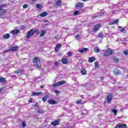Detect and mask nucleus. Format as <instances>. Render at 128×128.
Returning <instances> with one entry per match:
<instances>
[{"instance_id":"nucleus-47","label":"nucleus","mask_w":128,"mask_h":128,"mask_svg":"<svg viewBox=\"0 0 128 128\" xmlns=\"http://www.w3.org/2000/svg\"><path fill=\"white\" fill-rule=\"evenodd\" d=\"M54 66H58V62H55L54 64Z\"/></svg>"},{"instance_id":"nucleus-2","label":"nucleus","mask_w":128,"mask_h":128,"mask_svg":"<svg viewBox=\"0 0 128 128\" xmlns=\"http://www.w3.org/2000/svg\"><path fill=\"white\" fill-rule=\"evenodd\" d=\"M114 54V52L110 48L107 49L104 54V56H110V54Z\"/></svg>"},{"instance_id":"nucleus-38","label":"nucleus","mask_w":128,"mask_h":128,"mask_svg":"<svg viewBox=\"0 0 128 128\" xmlns=\"http://www.w3.org/2000/svg\"><path fill=\"white\" fill-rule=\"evenodd\" d=\"M22 126L24 128V126H26V122H22Z\"/></svg>"},{"instance_id":"nucleus-56","label":"nucleus","mask_w":128,"mask_h":128,"mask_svg":"<svg viewBox=\"0 0 128 128\" xmlns=\"http://www.w3.org/2000/svg\"><path fill=\"white\" fill-rule=\"evenodd\" d=\"M102 14H104V12H102Z\"/></svg>"},{"instance_id":"nucleus-9","label":"nucleus","mask_w":128,"mask_h":128,"mask_svg":"<svg viewBox=\"0 0 128 128\" xmlns=\"http://www.w3.org/2000/svg\"><path fill=\"white\" fill-rule=\"evenodd\" d=\"M126 128V124H118L116 126V128Z\"/></svg>"},{"instance_id":"nucleus-33","label":"nucleus","mask_w":128,"mask_h":128,"mask_svg":"<svg viewBox=\"0 0 128 128\" xmlns=\"http://www.w3.org/2000/svg\"><path fill=\"white\" fill-rule=\"evenodd\" d=\"M34 34H40V30H38V29L34 30Z\"/></svg>"},{"instance_id":"nucleus-23","label":"nucleus","mask_w":128,"mask_h":128,"mask_svg":"<svg viewBox=\"0 0 128 128\" xmlns=\"http://www.w3.org/2000/svg\"><path fill=\"white\" fill-rule=\"evenodd\" d=\"M119 28L120 30V32H126V29L124 28L122 26H120Z\"/></svg>"},{"instance_id":"nucleus-4","label":"nucleus","mask_w":128,"mask_h":128,"mask_svg":"<svg viewBox=\"0 0 128 128\" xmlns=\"http://www.w3.org/2000/svg\"><path fill=\"white\" fill-rule=\"evenodd\" d=\"M18 50V47L17 46H13L11 47L10 48L6 50L4 52V54H6V52H16Z\"/></svg>"},{"instance_id":"nucleus-37","label":"nucleus","mask_w":128,"mask_h":128,"mask_svg":"<svg viewBox=\"0 0 128 128\" xmlns=\"http://www.w3.org/2000/svg\"><path fill=\"white\" fill-rule=\"evenodd\" d=\"M62 47V44H57L56 46V48H61Z\"/></svg>"},{"instance_id":"nucleus-50","label":"nucleus","mask_w":128,"mask_h":128,"mask_svg":"<svg viewBox=\"0 0 128 128\" xmlns=\"http://www.w3.org/2000/svg\"><path fill=\"white\" fill-rule=\"evenodd\" d=\"M29 102H32V99L30 98Z\"/></svg>"},{"instance_id":"nucleus-26","label":"nucleus","mask_w":128,"mask_h":128,"mask_svg":"<svg viewBox=\"0 0 128 128\" xmlns=\"http://www.w3.org/2000/svg\"><path fill=\"white\" fill-rule=\"evenodd\" d=\"M98 38H104V34L102 32H100L98 36Z\"/></svg>"},{"instance_id":"nucleus-8","label":"nucleus","mask_w":128,"mask_h":128,"mask_svg":"<svg viewBox=\"0 0 128 128\" xmlns=\"http://www.w3.org/2000/svg\"><path fill=\"white\" fill-rule=\"evenodd\" d=\"M112 93L109 94L107 97L108 104L112 102Z\"/></svg>"},{"instance_id":"nucleus-54","label":"nucleus","mask_w":128,"mask_h":128,"mask_svg":"<svg viewBox=\"0 0 128 128\" xmlns=\"http://www.w3.org/2000/svg\"><path fill=\"white\" fill-rule=\"evenodd\" d=\"M40 88H44V86H40Z\"/></svg>"},{"instance_id":"nucleus-12","label":"nucleus","mask_w":128,"mask_h":128,"mask_svg":"<svg viewBox=\"0 0 128 128\" xmlns=\"http://www.w3.org/2000/svg\"><path fill=\"white\" fill-rule=\"evenodd\" d=\"M40 94H42V92H32V96H40Z\"/></svg>"},{"instance_id":"nucleus-36","label":"nucleus","mask_w":128,"mask_h":128,"mask_svg":"<svg viewBox=\"0 0 128 128\" xmlns=\"http://www.w3.org/2000/svg\"><path fill=\"white\" fill-rule=\"evenodd\" d=\"M113 23L114 24H118V19H116V20H114V21H113Z\"/></svg>"},{"instance_id":"nucleus-10","label":"nucleus","mask_w":128,"mask_h":128,"mask_svg":"<svg viewBox=\"0 0 128 128\" xmlns=\"http://www.w3.org/2000/svg\"><path fill=\"white\" fill-rule=\"evenodd\" d=\"M51 124L54 126H58L60 124V120H56L51 122Z\"/></svg>"},{"instance_id":"nucleus-11","label":"nucleus","mask_w":128,"mask_h":128,"mask_svg":"<svg viewBox=\"0 0 128 128\" xmlns=\"http://www.w3.org/2000/svg\"><path fill=\"white\" fill-rule=\"evenodd\" d=\"M100 24H97L92 29V32H98V30H100Z\"/></svg>"},{"instance_id":"nucleus-15","label":"nucleus","mask_w":128,"mask_h":128,"mask_svg":"<svg viewBox=\"0 0 128 128\" xmlns=\"http://www.w3.org/2000/svg\"><path fill=\"white\" fill-rule=\"evenodd\" d=\"M10 38V34H6L3 36V38H5L6 40H8Z\"/></svg>"},{"instance_id":"nucleus-42","label":"nucleus","mask_w":128,"mask_h":128,"mask_svg":"<svg viewBox=\"0 0 128 128\" xmlns=\"http://www.w3.org/2000/svg\"><path fill=\"white\" fill-rule=\"evenodd\" d=\"M34 106L36 108V106L38 108V102H36V103L34 104Z\"/></svg>"},{"instance_id":"nucleus-29","label":"nucleus","mask_w":128,"mask_h":128,"mask_svg":"<svg viewBox=\"0 0 128 128\" xmlns=\"http://www.w3.org/2000/svg\"><path fill=\"white\" fill-rule=\"evenodd\" d=\"M46 32L44 30L42 31L41 33H40V36H44V34H46Z\"/></svg>"},{"instance_id":"nucleus-20","label":"nucleus","mask_w":128,"mask_h":128,"mask_svg":"<svg viewBox=\"0 0 128 128\" xmlns=\"http://www.w3.org/2000/svg\"><path fill=\"white\" fill-rule=\"evenodd\" d=\"M94 60H96V58L94 57H91L89 58H88L89 62H94Z\"/></svg>"},{"instance_id":"nucleus-17","label":"nucleus","mask_w":128,"mask_h":128,"mask_svg":"<svg viewBox=\"0 0 128 128\" xmlns=\"http://www.w3.org/2000/svg\"><path fill=\"white\" fill-rule=\"evenodd\" d=\"M62 64H66L68 62V58H64L62 59Z\"/></svg>"},{"instance_id":"nucleus-1","label":"nucleus","mask_w":128,"mask_h":128,"mask_svg":"<svg viewBox=\"0 0 128 128\" xmlns=\"http://www.w3.org/2000/svg\"><path fill=\"white\" fill-rule=\"evenodd\" d=\"M33 62L34 64V66L38 70H40L42 64H40V58L38 57H36L34 60H33Z\"/></svg>"},{"instance_id":"nucleus-7","label":"nucleus","mask_w":128,"mask_h":128,"mask_svg":"<svg viewBox=\"0 0 128 128\" xmlns=\"http://www.w3.org/2000/svg\"><path fill=\"white\" fill-rule=\"evenodd\" d=\"M84 3L82 2H78L75 6L76 8H77V10H78L80 8H82L84 6Z\"/></svg>"},{"instance_id":"nucleus-58","label":"nucleus","mask_w":128,"mask_h":128,"mask_svg":"<svg viewBox=\"0 0 128 128\" xmlns=\"http://www.w3.org/2000/svg\"><path fill=\"white\" fill-rule=\"evenodd\" d=\"M124 40H122V41H124Z\"/></svg>"},{"instance_id":"nucleus-21","label":"nucleus","mask_w":128,"mask_h":128,"mask_svg":"<svg viewBox=\"0 0 128 128\" xmlns=\"http://www.w3.org/2000/svg\"><path fill=\"white\" fill-rule=\"evenodd\" d=\"M47 14H48V12H43L40 14V16H42V18H44V16H46Z\"/></svg>"},{"instance_id":"nucleus-25","label":"nucleus","mask_w":128,"mask_h":128,"mask_svg":"<svg viewBox=\"0 0 128 128\" xmlns=\"http://www.w3.org/2000/svg\"><path fill=\"white\" fill-rule=\"evenodd\" d=\"M6 78H2V77H0V82H6Z\"/></svg>"},{"instance_id":"nucleus-48","label":"nucleus","mask_w":128,"mask_h":128,"mask_svg":"<svg viewBox=\"0 0 128 128\" xmlns=\"http://www.w3.org/2000/svg\"><path fill=\"white\" fill-rule=\"evenodd\" d=\"M80 102H81L80 100L76 102V104H80Z\"/></svg>"},{"instance_id":"nucleus-3","label":"nucleus","mask_w":128,"mask_h":128,"mask_svg":"<svg viewBox=\"0 0 128 128\" xmlns=\"http://www.w3.org/2000/svg\"><path fill=\"white\" fill-rule=\"evenodd\" d=\"M4 8H6L5 4L0 5V16H4V14L6 12V10L4 9Z\"/></svg>"},{"instance_id":"nucleus-19","label":"nucleus","mask_w":128,"mask_h":128,"mask_svg":"<svg viewBox=\"0 0 128 128\" xmlns=\"http://www.w3.org/2000/svg\"><path fill=\"white\" fill-rule=\"evenodd\" d=\"M62 0H58L55 4V6H60V4H62Z\"/></svg>"},{"instance_id":"nucleus-27","label":"nucleus","mask_w":128,"mask_h":128,"mask_svg":"<svg viewBox=\"0 0 128 128\" xmlns=\"http://www.w3.org/2000/svg\"><path fill=\"white\" fill-rule=\"evenodd\" d=\"M81 74H83V75L86 74V69H82L81 70Z\"/></svg>"},{"instance_id":"nucleus-14","label":"nucleus","mask_w":128,"mask_h":128,"mask_svg":"<svg viewBox=\"0 0 128 128\" xmlns=\"http://www.w3.org/2000/svg\"><path fill=\"white\" fill-rule=\"evenodd\" d=\"M114 74H116V76H120V74H122V72H120V70H115L114 71Z\"/></svg>"},{"instance_id":"nucleus-41","label":"nucleus","mask_w":128,"mask_h":128,"mask_svg":"<svg viewBox=\"0 0 128 128\" xmlns=\"http://www.w3.org/2000/svg\"><path fill=\"white\" fill-rule=\"evenodd\" d=\"M114 62H118L119 60L118 58H114Z\"/></svg>"},{"instance_id":"nucleus-45","label":"nucleus","mask_w":128,"mask_h":128,"mask_svg":"<svg viewBox=\"0 0 128 128\" xmlns=\"http://www.w3.org/2000/svg\"><path fill=\"white\" fill-rule=\"evenodd\" d=\"M114 22H109V26H112L114 24Z\"/></svg>"},{"instance_id":"nucleus-22","label":"nucleus","mask_w":128,"mask_h":128,"mask_svg":"<svg viewBox=\"0 0 128 128\" xmlns=\"http://www.w3.org/2000/svg\"><path fill=\"white\" fill-rule=\"evenodd\" d=\"M94 68H100V64H98V62H95Z\"/></svg>"},{"instance_id":"nucleus-13","label":"nucleus","mask_w":128,"mask_h":128,"mask_svg":"<svg viewBox=\"0 0 128 128\" xmlns=\"http://www.w3.org/2000/svg\"><path fill=\"white\" fill-rule=\"evenodd\" d=\"M88 48H82V49L79 48L78 50V52H79L82 53V52H88Z\"/></svg>"},{"instance_id":"nucleus-31","label":"nucleus","mask_w":128,"mask_h":128,"mask_svg":"<svg viewBox=\"0 0 128 128\" xmlns=\"http://www.w3.org/2000/svg\"><path fill=\"white\" fill-rule=\"evenodd\" d=\"M112 112L114 113V114H115V116H116V114H118V110H116L114 108L112 109Z\"/></svg>"},{"instance_id":"nucleus-35","label":"nucleus","mask_w":128,"mask_h":128,"mask_svg":"<svg viewBox=\"0 0 128 128\" xmlns=\"http://www.w3.org/2000/svg\"><path fill=\"white\" fill-rule=\"evenodd\" d=\"M22 72V70L20 69V70H16V71H15V72H14V73H15V74H20V72Z\"/></svg>"},{"instance_id":"nucleus-28","label":"nucleus","mask_w":128,"mask_h":128,"mask_svg":"<svg viewBox=\"0 0 128 128\" xmlns=\"http://www.w3.org/2000/svg\"><path fill=\"white\" fill-rule=\"evenodd\" d=\"M44 110H38L37 111V114H44Z\"/></svg>"},{"instance_id":"nucleus-46","label":"nucleus","mask_w":128,"mask_h":128,"mask_svg":"<svg viewBox=\"0 0 128 128\" xmlns=\"http://www.w3.org/2000/svg\"><path fill=\"white\" fill-rule=\"evenodd\" d=\"M124 54L126 56H128V52L126 51H124Z\"/></svg>"},{"instance_id":"nucleus-55","label":"nucleus","mask_w":128,"mask_h":128,"mask_svg":"<svg viewBox=\"0 0 128 128\" xmlns=\"http://www.w3.org/2000/svg\"><path fill=\"white\" fill-rule=\"evenodd\" d=\"M32 2H36V0H32Z\"/></svg>"},{"instance_id":"nucleus-6","label":"nucleus","mask_w":128,"mask_h":128,"mask_svg":"<svg viewBox=\"0 0 128 128\" xmlns=\"http://www.w3.org/2000/svg\"><path fill=\"white\" fill-rule=\"evenodd\" d=\"M34 34V29H31L27 32V34L26 36V38H30V36H32Z\"/></svg>"},{"instance_id":"nucleus-34","label":"nucleus","mask_w":128,"mask_h":128,"mask_svg":"<svg viewBox=\"0 0 128 128\" xmlns=\"http://www.w3.org/2000/svg\"><path fill=\"white\" fill-rule=\"evenodd\" d=\"M36 8H39L40 10L41 8H42V5L40 4H37L36 5Z\"/></svg>"},{"instance_id":"nucleus-53","label":"nucleus","mask_w":128,"mask_h":128,"mask_svg":"<svg viewBox=\"0 0 128 128\" xmlns=\"http://www.w3.org/2000/svg\"><path fill=\"white\" fill-rule=\"evenodd\" d=\"M83 2H88V0H82Z\"/></svg>"},{"instance_id":"nucleus-16","label":"nucleus","mask_w":128,"mask_h":128,"mask_svg":"<svg viewBox=\"0 0 128 128\" xmlns=\"http://www.w3.org/2000/svg\"><path fill=\"white\" fill-rule=\"evenodd\" d=\"M11 34H20V30H13L11 32Z\"/></svg>"},{"instance_id":"nucleus-44","label":"nucleus","mask_w":128,"mask_h":128,"mask_svg":"<svg viewBox=\"0 0 128 128\" xmlns=\"http://www.w3.org/2000/svg\"><path fill=\"white\" fill-rule=\"evenodd\" d=\"M54 92L55 94H60V92L58 90H55Z\"/></svg>"},{"instance_id":"nucleus-52","label":"nucleus","mask_w":128,"mask_h":128,"mask_svg":"<svg viewBox=\"0 0 128 128\" xmlns=\"http://www.w3.org/2000/svg\"><path fill=\"white\" fill-rule=\"evenodd\" d=\"M2 89L0 88V93L2 92Z\"/></svg>"},{"instance_id":"nucleus-39","label":"nucleus","mask_w":128,"mask_h":128,"mask_svg":"<svg viewBox=\"0 0 128 128\" xmlns=\"http://www.w3.org/2000/svg\"><path fill=\"white\" fill-rule=\"evenodd\" d=\"M75 38L78 40L80 39V35H76Z\"/></svg>"},{"instance_id":"nucleus-5","label":"nucleus","mask_w":128,"mask_h":128,"mask_svg":"<svg viewBox=\"0 0 128 128\" xmlns=\"http://www.w3.org/2000/svg\"><path fill=\"white\" fill-rule=\"evenodd\" d=\"M64 84H66V80H62L58 82L56 84H53L52 86L54 88H56V86H60Z\"/></svg>"},{"instance_id":"nucleus-57","label":"nucleus","mask_w":128,"mask_h":128,"mask_svg":"<svg viewBox=\"0 0 128 128\" xmlns=\"http://www.w3.org/2000/svg\"><path fill=\"white\" fill-rule=\"evenodd\" d=\"M82 114H84V112H82Z\"/></svg>"},{"instance_id":"nucleus-40","label":"nucleus","mask_w":128,"mask_h":128,"mask_svg":"<svg viewBox=\"0 0 128 128\" xmlns=\"http://www.w3.org/2000/svg\"><path fill=\"white\" fill-rule=\"evenodd\" d=\"M67 54L68 56H72V52H69L67 53Z\"/></svg>"},{"instance_id":"nucleus-30","label":"nucleus","mask_w":128,"mask_h":128,"mask_svg":"<svg viewBox=\"0 0 128 128\" xmlns=\"http://www.w3.org/2000/svg\"><path fill=\"white\" fill-rule=\"evenodd\" d=\"M46 100H48V96H44L42 98V102H46Z\"/></svg>"},{"instance_id":"nucleus-24","label":"nucleus","mask_w":128,"mask_h":128,"mask_svg":"<svg viewBox=\"0 0 128 128\" xmlns=\"http://www.w3.org/2000/svg\"><path fill=\"white\" fill-rule=\"evenodd\" d=\"M94 52L96 53H98L100 52V48H98V47L96 46L94 48Z\"/></svg>"},{"instance_id":"nucleus-51","label":"nucleus","mask_w":128,"mask_h":128,"mask_svg":"<svg viewBox=\"0 0 128 128\" xmlns=\"http://www.w3.org/2000/svg\"><path fill=\"white\" fill-rule=\"evenodd\" d=\"M12 78H16V76L14 75V76H12Z\"/></svg>"},{"instance_id":"nucleus-49","label":"nucleus","mask_w":128,"mask_h":128,"mask_svg":"<svg viewBox=\"0 0 128 128\" xmlns=\"http://www.w3.org/2000/svg\"><path fill=\"white\" fill-rule=\"evenodd\" d=\"M55 50H56V52H58V48H57L56 47V48H55Z\"/></svg>"},{"instance_id":"nucleus-32","label":"nucleus","mask_w":128,"mask_h":128,"mask_svg":"<svg viewBox=\"0 0 128 128\" xmlns=\"http://www.w3.org/2000/svg\"><path fill=\"white\" fill-rule=\"evenodd\" d=\"M80 14L79 11H75L74 13V16H78Z\"/></svg>"},{"instance_id":"nucleus-18","label":"nucleus","mask_w":128,"mask_h":128,"mask_svg":"<svg viewBox=\"0 0 128 128\" xmlns=\"http://www.w3.org/2000/svg\"><path fill=\"white\" fill-rule=\"evenodd\" d=\"M48 102L50 104H56V102L52 100H49Z\"/></svg>"},{"instance_id":"nucleus-43","label":"nucleus","mask_w":128,"mask_h":128,"mask_svg":"<svg viewBox=\"0 0 128 128\" xmlns=\"http://www.w3.org/2000/svg\"><path fill=\"white\" fill-rule=\"evenodd\" d=\"M28 8V4H25L23 6V8Z\"/></svg>"}]
</instances>
